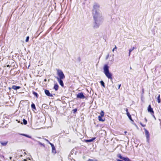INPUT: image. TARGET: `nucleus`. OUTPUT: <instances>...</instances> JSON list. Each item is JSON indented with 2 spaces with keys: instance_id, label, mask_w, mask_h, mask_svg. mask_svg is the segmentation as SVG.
I'll list each match as a JSON object with an SVG mask.
<instances>
[{
  "instance_id": "obj_7",
  "label": "nucleus",
  "mask_w": 161,
  "mask_h": 161,
  "mask_svg": "<svg viewBox=\"0 0 161 161\" xmlns=\"http://www.w3.org/2000/svg\"><path fill=\"white\" fill-rule=\"evenodd\" d=\"M77 97L80 99H84L85 98V96L84 95L82 92L79 93L77 95Z\"/></svg>"
},
{
  "instance_id": "obj_17",
  "label": "nucleus",
  "mask_w": 161,
  "mask_h": 161,
  "mask_svg": "<svg viewBox=\"0 0 161 161\" xmlns=\"http://www.w3.org/2000/svg\"><path fill=\"white\" fill-rule=\"evenodd\" d=\"M32 93L34 96L37 98L38 97V95L37 93L35 92L34 91H32Z\"/></svg>"
},
{
  "instance_id": "obj_32",
  "label": "nucleus",
  "mask_w": 161,
  "mask_h": 161,
  "mask_svg": "<svg viewBox=\"0 0 161 161\" xmlns=\"http://www.w3.org/2000/svg\"><path fill=\"white\" fill-rule=\"evenodd\" d=\"M39 142V144H40L41 145H42V146H44V144H42V143H41V142Z\"/></svg>"
},
{
  "instance_id": "obj_10",
  "label": "nucleus",
  "mask_w": 161,
  "mask_h": 161,
  "mask_svg": "<svg viewBox=\"0 0 161 161\" xmlns=\"http://www.w3.org/2000/svg\"><path fill=\"white\" fill-rule=\"evenodd\" d=\"M20 88H21V87L19 86H17L15 85H13L12 86L11 88L9 87V90H10L12 88L14 90H17L19 89Z\"/></svg>"
},
{
  "instance_id": "obj_27",
  "label": "nucleus",
  "mask_w": 161,
  "mask_h": 161,
  "mask_svg": "<svg viewBox=\"0 0 161 161\" xmlns=\"http://www.w3.org/2000/svg\"><path fill=\"white\" fill-rule=\"evenodd\" d=\"M29 37L28 36L26 37V39L25 40V42H28L29 41Z\"/></svg>"
},
{
  "instance_id": "obj_34",
  "label": "nucleus",
  "mask_w": 161,
  "mask_h": 161,
  "mask_svg": "<svg viewBox=\"0 0 161 161\" xmlns=\"http://www.w3.org/2000/svg\"><path fill=\"white\" fill-rule=\"evenodd\" d=\"M121 86V84H120L119 85V86H118V89H119L120 88V87Z\"/></svg>"
},
{
  "instance_id": "obj_26",
  "label": "nucleus",
  "mask_w": 161,
  "mask_h": 161,
  "mask_svg": "<svg viewBox=\"0 0 161 161\" xmlns=\"http://www.w3.org/2000/svg\"><path fill=\"white\" fill-rule=\"evenodd\" d=\"M136 47H133L129 50V52H131L133 50L135 49H136Z\"/></svg>"
},
{
  "instance_id": "obj_24",
  "label": "nucleus",
  "mask_w": 161,
  "mask_h": 161,
  "mask_svg": "<svg viewBox=\"0 0 161 161\" xmlns=\"http://www.w3.org/2000/svg\"><path fill=\"white\" fill-rule=\"evenodd\" d=\"M23 124L25 125H26L27 124V121L24 119L23 120Z\"/></svg>"
},
{
  "instance_id": "obj_31",
  "label": "nucleus",
  "mask_w": 161,
  "mask_h": 161,
  "mask_svg": "<svg viewBox=\"0 0 161 161\" xmlns=\"http://www.w3.org/2000/svg\"><path fill=\"white\" fill-rule=\"evenodd\" d=\"M117 48V47H116V45H115L114 47L112 50V52H114V51L115 50V49H116Z\"/></svg>"
},
{
  "instance_id": "obj_19",
  "label": "nucleus",
  "mask_w": 161,
  "mask_h": 161,
  "mask_svg": "<svg viewBox=\"0 0 161 161\" xmlns=\"http://www.w3.org/2000/svg\"><path fill=\"white\" fill-rule=\"evenodd\" d=\"M158 102V103H160L161 102V100L160 98V95L159 94L157 98Z\"/></svg>"
},
{
  "instance_id": "obj_25",
  "label": "nucleus",
  "mask_w": 161,
  "mask_h": 161,
  "mask_svg": "<svg viewBox=\"0 0 161 161\" xmlns=\"http://www.w3.org/2000/svg\"><path fill=\"white\" fill-rule=\"evenodd\" d=\"M95 25L94 26V27L95 28H97V27H98V26H99V25L97 24V22H95Z\"/></svg>"
},
{
  "instance_id": "obj_6",
  "label": "nucleus",
  "mask_w": 161,
  "mask_h": 161,
  "mask_svg": "<svg viewBox=\"0 0 161 161\" xmlns=\"http://www.w3.org/2000/svg\"><path fill=\"white\" fill-rule=\"evenodd\" d=\"M144 130L145 131V133L146 135V138L147 139V142L149 141V137H150V134L148 131L145 128H144Z\"/></svg>"
},
{
  "instance_id": "obj_9",
  "label": "nucleus",
  "mask_w": 161,
  "mask_h": 161,
  "mask_svg": "<svg viewBox=\"0 0 161 161\" xmlns=\"http://www.w3.org/2000/svg\"><path fill=\"white\" fill-rule=\"evenodd\" d=\"M8 143V140H6L5 141H0V143L2 146H5L7 145Z\"/></svg>"
},
{
  "instance_id": "obj_4",
  "label": "nucleus",
  "mask_w": 161,
  "mask_h": 161,
  "mask_svg": "<svg viewBox=\"0 0 161 161\" xmlns=\"http://www.w3.org/2000/svg\"><path fill=\"white\" fill-rule=\"evenodd\" d=\"M147 110L148 112H149L154 117V112L153 111V109L151 107V106L149 105L148 107Z\"/></svg>"
},
{
  "instance_id": "obj_40",
  "label": "nucleus",
  "mask_w": 161,
  "mask_h": 161,
  "mask_svg": "<svg viewBox=\"0 0 161 161\" xmlns=\"http://www.w3.org/2000/svg\"><path fill=\"white\" fill-rule=\"evenodd\" d=\"M47 81V80L46 79H45L44 80V81Z\"/></svg>"
},
{
  "instance_id": "obj_11",
  "label": "nucleus",
  "mask_w": 161,
  "mask_h": 161,
  "mask_svg": "<svg viewBox=\"0 0 161 161\" xmlns=\"http://www.w3.org/2000/svg\"><path fill=\"white\" fill-rule=\"evenodd\" d=\"M93 11H97L96 9L99 8V5L97 3H95L93 6Z\"/></svg>"
},
{
  "instance_id": "obj_2",
  "label": "nucleus",
  "mask_w": 161,
  "mask_h": 161,
  "mask_svg": "<svg viewBox=\"0 0 161 161\" xmlns=\"http://www.w3.org/2000/svg\"><path fill=\"white\" fill-rule=\"evenodd\" d=\"M57 74L58 76V77H56L57 79H63L65 78V76L63 72L59 69H57Z\"/></svg>"
},
{
  "instance_id": "obj_15",
  "label": "nucleus",
  "mask_w": 161,
  "mask_h": 161,
  "mask_svg": "<svg viewBox=\"0 0 161 161\" xmlns=\"http://www.w3.org/2000/svg\"><path fill=\"white\" fill-rule=\"evenodd\" d=\"M53 88L56 91L58 90L59 88V86L57 83L54 84Z\"/></svg>"
},
{
  "instance_id": "obj_21",
  "label": "nucleus",
  "mask_w": 161,
  "mask_h": 161,
  "mask_svg": "<svg viewBox=\"0 0 161 161\" xmlns=\"http://www.w3.org/2000/svg\"><path fill=\"white\" fill-rule=\"evenodd\" d=\"M104 113L103 111V110H102L100 112V115L99 116H102V117H103L104 116Z\"/></svg>"
},
{
  "instance_id": "obj_23",
  "label": "nucleus",
  "mask_w": 161,
  "mask_h": 161,
  "mask_svg": "<svg viewBox=\"0 0 161 161\" xmlns=\"http://www.w3.org/2000/svg\"><path fill=\"white\" fill-rule=\"evenodd\" d=\"M31 107L32 108L36 109L35 105L34 103H32L31 105Z\"/></svg>"
},
{
  "instance_id": "obj_43",
  "label": "nucleus",
  "mask_w": 161,
  "mask_h": 161,
  "mask_svg": "<svg viewBox=\"0 0 161 161\" xmlns=\"http://www.w3.org/2000/svg\"><path fill=\"white\" fill-rule=\"evenodd\" d=\"M2 157H3V158H4V156H2Z\"/></svg>"
},
{
  "instance_id": "obj_41",
  "label": "nucleus",
  "mask_w": 161,
  "mask_h": 161,
  "mask_svg": "<svg viewBox=\"0 0 161 161\" xmlns=\"http://www.w3.org/2000/svg\"><path fill=\"white\" fill-rule=\"evenodd\" d=\"M24 161H27V160H26V159H24Z\"/></svg>"
},
{
  "instance_id": "obj_8",
  "label": "nucleus",
  "mask_w": 161,
  "mask_h": 161,
  "mask_svg": "<svg viewBox=\"0 0 161 161\" xmlns=\"http://www.w3.org/2000/svg\"><path fill=\"white\" fill-rule=\"evenodd\" d=\"M44 92L45 94L48 96V97H53V95L52 94H51L50 93V92L49 90H45L44 91Z\"/></svg>"
},
{
  "instance_id": "obj_38",
  "label": "nucleus",
  "mask_w": 161,
  "mask_h": 161,
  "mask_svg": "<svg viewBox=\"0 0 161 161\" xmlns=\"http://www.w3.org/2000/svg\"><path fill=\"white\" fill-rule=\"evenodd\" d=\"M145 120L146 121V122H147V119L146 118H145Z\"/></svg>"
},
{
  "instance_id": "obj_14",
  "label": "nucleus",
  "mask_w": 161,
  "mask_h": 161,
  "mask_svg": "<svg viewBox=\"0 0 161 161\" xmlns=\"http://www.w3.org/2000/svg\"><path fill=\"white\" fill-rule=\"evenodd\" d=\"M102 116H98V119L99 121H101V122H104L105 120V118H102Z\"/></svg>"
},
{
  "instance_id": "obj_39",
  "label": "nucleus",
  "mask_w": 161,
  "mask_h": 161,
  "mask_svg": "<svg viewBox=\"0 0 161 161\" xmlns=\"http://www.w3.org/2000/svg\"><path fill=\"white\" fill-rule=\"evenodd\" d=\"M130 53H131V52H129V56H130Z\"/></svg>"
},
{
  "instance_id": "obj_12",
  "label": "nucleus",
  "mask_w": 161,
  "mask_h": 161,
  "mask_svg": "<svg viewBox=\"0 0 161 161\" xmlns=\"http://www.w3.org/2000/svg\"><path fill=\"white\" fill-rule=\"evenodd\" d=\"M57 80L58 83H59V84L62 87H64V85L63 81L62 80V79H57Z\"/></svg>"
},
{
  "instance_id": "obj_30",
  "label": "nucleus",
  "mask_w": 161,
  "mask_h": 161,
  "mask_svg": "<svg viewBox=\"0 0 161 161\" xmlns=\"http://www.w3.org/2000/svg\"><path fill=\"white\" fill-rule=\"evenodd\" d=\"M140 124L142 127H144L146 126V125H145V124H144V125L141 122H140Z\"/></svg>"
},
{
  "instance_id": "obj_16",
  "label": "nucleus",
  "mask_w": 161,
  "mask_h": 161,
  "mask_svg": "<svg viewBox=\"0 0 161 161\" xmlns=\"http://www.w3.org/2000/svg\"><path fill=\"white\" fill-rule=\"evenodd\" d=\"M95 139H96V137H93L91 139L85 140V142H92Z\"/></svg>"
},
{
  "instance_id": "obj_36",
  "label": "nucleus",
  "mask_w": 161,
  "mask_h": 161,
  "mask_svg": "<svg viewBox=\"0 0 161 161\" xmlns=\"http://www.w3.org/2000/svg\"><path fill=\"white\" fill-rule=\"evenodd\" d=\"M7 67H11V66L10 65L8 64L7 65Z\"/></svg>"
},
{
  "instance_id": "obj_13",
  "label": "nucleus",
  "mask_w": 161,
  "mask_h": 161,
  "mask_svg": "<svg viewBox=\"0 0 161 161\" xmlns=\"http://www.w3.org/2000/svg\"><path fill=\"white\" fill-rule=\"evenodd\" d=\"M124 161L120 160V159H117V161H131V160L128 157H124L123 159Z\"/></svg>"
},
{
  "instance_id": "obj_18",
  "label": "nucleus",
  "mask_w": 161,
  "mask_h": 161,
  "mask_svg": "<svg viewBox=\"0 0 161 161\" xmlns=\"http://www.w3.org/2000/svg\"><path fill=\"white\" fill-rule=\"evenodd\" d=\"M117 157L121 159H123L124 157H122L120 154H118L117 155Z\"/></svg>"
},
{
  "instance_id": "obj_3",
  "label": "nucleus",
  "mask_w": 161,
  "mask_h": 161,
  "mask_svg": "<svg viewBox=\"0 0 161 161\" xmlns=\"http://www.w3.org/2000/svg\"><path fill=\"white\" fill-rule=\"evenodd\" d=\"M46 140L47 141L49 144L51 145L52 148V152L54 154H56L57 153L56 150L54 145L49 142L48 140L46 139Z\"/></svg>"
},
{
  "instance_id": "obj_22",
  "label": "nucleus",
  "mask_w": 161,
  "mask_h": 161,
  "mask_svg": "<svg viewBox=\"0 0 161 161\" xmlns=\"http://www.w3.org/2000/svg\"><path fill=\"white\" fill-rule=\"evenodd\" d=\"M100 84L101 85L103 86V87H105V84L103 80H101L100 81Z\"/></svg>"
},
{
  "instance_id": "obj_42",
  "label": "nucleus",
  "mask_w": 161,
  "mask_h": 161,
  "mask_svg": "<svg viewBox=\"0 0 161 161\" xmlns=\"http://www.w3.org/2000/svg\"><path fill=\"white\" fill-rule=\"evenodd\" d=\"M126 132H126V131H125V133H126Z\"/></svg>"
},
{
  "instance_id": "obj_37",
  "label": "nucleus",
  "mask_w": 161,
  "mask_h": 161,
  "mask_svg": "<svg viewBox=\"0 0 161 161\" xmlns=\"http://www.w3.org/2000/svg\"><path fill=\"white\" fill-rule=\"evenodd\" d=\"M92 159H89L87 161H92Z\"/></svg>"
},
{
  "instance_id": "obj_1",
  "label": "nucleus",
  "mask_w": 161,
  "mask_h": 161,
  "mask_svg": "<svg viewBox=\"0 0 161 161\" xmlns=\"http://www.w3.org/2000/svg\"><path fill=\"white\" fill-rule=\"evenodd\" d=\"M104 73L106 76L111 80H112V74L109 72V67L107 64H105L103 67Z\"/></svg>"
},
{
  "instance_id": "obj_20",
  "label": "nucleus",
  "mask_w": 161,
  "mask_h": 161,
  "mask_svg": "<svg viewBox=\"0 0 161 161\" xmlns=\"http://www.w3.org/2000/svg\"><path fill=\"white\" fill-rule=\"evenodd\" d=\"M127 116L128 117V118L130 120H131L132 121H133V119H132V118H131V115L130 114H127Z\"/></svg>"
},
{
  "instance_id": "obj_29",
  "label": "nucleus",
  "mask_w": 161,
  "mask_h": 161,
  "mask_svg": "<svg viewBox=\"0 0 161 161\" xmlns=\"http://www.w3.org/2000/svg\"><path fill=\"white\" fill-rule=\"evenodd\" d=\"M72 111H73V113H74L76 112V111H77V108H75V109H73L72 110Z\"/></svg>"
},
{
  "instance_id": "obj_44",
  "label": "nucleus",
  "mask_w": 161,
  "mask_h": 161,
  "mask_svg": "<svg viewBox=\"0 0 161 161\" xmlns=\"http://www.w3.org/2000/svg\"><path fill=\"white\" fill-rule=\"evenodd\" d=\"M11 158H12V157H10V159H11Z\"/></svg>"
},
{
  "instance_id": "obj_35",
  "label": "nucleus",
  "mask_w": 161,
  "mask_h": 161,
  "mask_svg": "<svg viewBox=\"0 0 161 161\" xmlns=\"http://www.w3.org/2000/svg\"><path fill=\"white\" fill-rule=\"evenodd\" d=\"M92 161H97L98 160H97V159H94V160H92Z\"/></svg>"
},
{
  "instance_id": "obj_33",
  "label": "nucleus",
  "mask_w": 161,
  "mask_h": 161,
  "mask_svg": "<svg viewBox=\"0 0 161 161\" xmlns=\"http://www.w3.org/2000/svg\"><path fill=\"white\" fill-rule=\"evenodd\" d=\"M78 61L79 62L80 61H81V58H80V57H78Z\"/></svg>"
},
{
  "instance_id": "obj_28",
  "label": "nucleus",
  "mask_w": 161,
  "mask_h": 161,
  "mask_svg": "<svg viewBox=\"0 0 161 161\" xmlns=\"http://www.w3.org/2000/svg\"><path fill=\"white\" fill-rule=\"evenodd\" d=\"M125 110L126 112V114H129L130 113H129V111H128V110L127 108H126L125 109Z\"/></svg>"
},
{
  "instance_id": "obj_5",
  "label": "nucleus",
  "mask_w": 161,
  "mask_h": 161,
  "mask_svg": "<svg viewBox=\"0 0 161 161\" xmlns=\"http://www.w3.org/2000/svg\"><path fill=\"white\" fill-rule=\"evenodd\" d=\"M95 13L93 14V17L95 22H97V19L99 16V14L97 11H95Z\"/></svg>"
}]
</instances>
